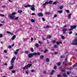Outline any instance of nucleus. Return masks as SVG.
Returning a JSON list of instances; mask_svg holds the SVG:
<instances>
[{
    "label": "nucleus",
    "instance_id": "f257e3e1",
    "mask_svg": "<svg viewBox=\"0 0 77 77\" xmlns=\"http://www.w3.org/2000/svg\"><path fill=\"white\" fill-rule=\"evenodd\" d=\"M16 58L15 57H13L12 60H11V66H10L9 67V69H12V68H14V64H13V63H14V60H15V59Z\"/></svg>",
    "mask_w": 77,
    "mask_h": 77
},
{
    "label": "nucleus",
    "instance_id": "f03ea898",
    "mask_svg": "<svg viewBox=\"0 0 77 77\" xmlns=\"http://www.w3.org/2000/svg\"><path fill=\"white\" fill-rule=\"evenodd\" d=\"M40 54V53L38 52V53H34L33 54H30L28 55V57L31 58V57H33V55H39Z\"/></svg>",
    "mask_w": 77,
    "mask_h": 77
},
{
    "label": "nucleus",
    "instance_id": "7ed1b4c3",
    "mask_svg": "<svg viewBox=\"0 0 77 77\" xmlns=\"http://www.w3.org/2000/svg\"><path fill=\"white\" fill-rule=\"evenodd\" d=\"M17 14V13L15 12L13 13L12 14H11L8 15V17L10 18H11V19H14V18H15V15H16Z\"/></svg>",
    "mask_w": 77,
    "mask_h": 77
},
{
    "label": "nucleus",
    "instance_id": "20e7f679",
    "mask_svg": "<svg viewBox=\"0 0 77 77\" xmlns=\"http://www.w3.org/2000/svg\"><path fill=\"white\" fill-rule=\"evenodd\" d=\"M32 65L31 64H28L25 66V67L23 68L22 69H25L26 68H30V67Z\"/></svg>",
    "mask_w": 77,
    "mask_h": 77
},
{
    "label": "nucleus",
    "instance_id": "39448f33",
    "mask_svg": "<svg viewBox=\"0 0 77 77\" xmlns=\"http://www.w3.org/2000/svg\"><path fill=\"white\" fill-rule=\"evenodd\" d=\"M76 27V26L74 25L73 26H71L70 27L71 29H70L69 30V31H71L72 29H75Z\"/></svg>",
    "mask_w": 77,
    "mask_h": 77
},
{
    "label": "nucleus",
    "instance_id": "423d86ee",
    "mask_svg": "<svg viewBox=\"0 0 77 77\" xmlns=\"http://www.w3.org/2000/svg\"><path fill=\"white\" fill-rule=\"evenodd\" d=\"M67 59H66L65 62H63V65H65V66H67Z\"/></svg>",
    "mask_w": 77,
    "mask_h": 77
},
{
    "label": "nucleus",
    "instance_id": "0eeeda50",
    "mask_svg": "<svg viewBox=\"0 0 77 77\" xmlns=\"http://www.w3.org/2000/svg\"><path fill=\"white\" fill-rule=\"evenodd\" d=\"M77 42V39H75L73 41V42L72 43V44L73 45H76V44Z\"/></svg>",
    "mask_w": 77,
    "mask_h": 77
},
{
    "label": "nucleus",
    "instance_id": "6e6552de",
    "mask_svg": "<svg viewBox=\"0 0 77 77\" xmlns=\"http://www.w3.org/2000/svg\"><path fill=\"white\" fill-rule=\"evenodd\" d=\"M32 7L31 8V10L32 11H35V6L34 5H32L31 6Z\"/></svg>",
    "mask_w": 77,
    "mask_h": 77
},
{
    "label": "nucleus",
    "instance_id": "1a4fd4ad",
    "mask_svg": "<svg viewBox=\"0 0 77 77\" xmlns=\"http://www.w3.org/2000/svg\"><path fill=\"white\" fill-rule=\"evenodd\" d=\"M62 31L63 33L65 34V32L66 31V29L65 28L63 29Z\"/></svg>",
    "mask_w": 77,
    "mask_h": 77
},
{
    "label": "nucleus",
    "instance_id": "9d476101",
    "mask_svg": "<svg viewBox=\"0 0 77 77\" xmlns=\"http://www.w3.org/2000/svg\"><path fill=\"white\" fill-rule=\"evenodd\" d=\"M38 16H39V17L41 16V17H42V16H43V14H42V13H39L38 14Z\"/></svg>",
    "mask_w": 77,
    "mask_h": 77
},
{
    "label": "nucleus",
    "instance_id": "9b49d317",
    "mask_svg": "<svg viewBox=\"0 0 77 77\" xmlns=\"http://www.w3.org/2000/svg\"><path fill=\"white\" fill-rule=\"evenodd\" d=\"M16 38V35H14L11 38V40H14L15 39V38Z\"/></svg>",
    "mask_w": 77,
    "mask_h": 77
},
{
    "label": "nucleus",
    "instance_id": "f8f14e48",
    "mask_svg": "<svg viewBox=\"0 0 77 77\" xmlns=\"http://www.w3.org/2000/svg\"><path fill=\"white\" fill-rule=\"evenodd\" d=\"M48 3H49V2H46L45 3V4H43V6H44L45 5H47L48 4Z\"/></svg>",
    "mask_w": 77,
    "mask_h": 77
},
{
    "label": "nucleus",
    "instance_id": "ddd939ff",
    "mask_svg": "<svg viewBox=\"0 0 77 77\" xmlns=\"http://www.w3.org/2000/svg\"><path fill=\"white\" fill-rule=\"evenodd\" d=\"M71 14H69L68 16V19H71Z\"/></svg>",
    "mask_w": 77,
    "mask_h": 77
},
{
    "label": "nucleus",
    "instance_id": "4468645a",
    "mask_svg": "<svg viewBox=\"0 0 77 77\" xmlns=\"http://www.w3.org/2000/svg\"><path fill=\"white\" fill-rule=\"evenodd\" d=\"M63 5H61L60 6V9H63Z\"/></svg>",
    "mask_w": 77,
    "mask_h": 77
},
{
    "label": "nucleus",
    "instance_id": "2eb2a0df",
    "mask_svg": "<svg viewBox=\"0 0 77 77\" xmlns=\"http://www.w3.org/2000/svg\"><path fill=\"white\" fill-rule=\"evenodd\" d=\"M56 44L57 45H59V44H62V42H56Z\"/></svg>",
    "mask_w": 77,
    "mask_h": 77
},
{
    "label": "nucleus",
    "instance_id": "dca6fc26",
    "mask_svg": "<svg viewBox=\"0 0 77 77\" xmlns=\"http://www.w3.org/2000/svg\"><path fill=\"white\" fill-rule=\"evenodd\" d=\"M7 33H8V34H10L11 35H13V34L11 33V32H6Z\"/></svg>",
    "mask_w": 77,
    "mask_h": 77
},
{
    "label": "nucleus",
    "instance_id": "f3484780",
    "mask_svg": "<svg viewBox=\"0 0 77 77\" xmlns=\"http://www.w3.org/2000/svg\"><path fill=\"white\" fill-rule=\"evenodd\" d=\"M18 12L19 14H20V13H22V12H23V11L22 10H18Z\"/></svg>",
    "mask_w": 77,
    "mask_h": 77
},
{
    "label": "nucleus",
    "instance_id": "a211bd4d",
    "mask_svg": "<svg viewBox=\"0 0 77 77\" xmlns=\"http://www.w3.org/2000/svg\"><path fill=\"white\" fill-rule=\"evenodd\" d=\"M51 36L50 35H48L47 36V38H51Z\"/></svg>",
    "mask_w": 77,
    "mask_h": 77
},
{
    "label": "nucleus",
    "instance_id": "6ab92c4d",
    "mask_svg": "<svg viewBox=\"0 0 77 77\" xmlns=\"http://www.w3.org/2000/svg\"><path fill=\"white\" fill-rule=\"evenodd\" d=\"M52 2H53L52 1H50L49 2V3L50 4V5H51V4H52Z\"/></svg>",
    "mask_w": 77,
    "mask_h": 77
},
{
    "label": "nucleus",
    "instance_id": "aec40b11",
    "mask_svg": "<svg viewBox=\"0 0 77 77\" xmlns=\"http://www.w3.org/2000/svg\"><path fill=\"white\" fill-rule=\"evenodd\" d=\"M77 66V63H75L74 65L73 66V67H75V66Z\"/></svg>",
    "mask_w": 77,
    "mask_h": 77
},
{
    "label": "nucleus",
    "instance_id": "412c9836",
    "mask_svg": "<svg viewBox=\"0 0 77 77\" xmlns=\"http://www.w3.org/2000/svg\"><path fill=\"white\" fill-rule=\"evenodd\" d=\"M63 76L64 77H67V76L66 75V74L65 73H64L63 74Z\"/></svg>",
    "mask_w": 77,
    "mask_h": 77
},
{
    "label": "nucleus",
    "instance_id": "4be33fe9",
    "mask_svg": "<svg viewBox=\"0 0 77 77\" xmlns=\"http://www.w3.org/2000/svg\"><path fill=\"white\" fill-rule=\"evenodd\" d=\"M61 39H65V37H64V36L62 35L61 36Z\"/></svg>",
    "mask_w": 77,
    "mask_h": 77
},
{
    "label": "nucleus",
    "instance_id": "5701e85b",
    "mask_svg": "<svg viewBox=\"0 0 77 77\" xmlns=\"http://www.w3.org/2000/svg\"><path fill=\"white\" fill-rule=\"evenodd\" d=\"M57 65H58V66H60V62H59L58 63Z\"/></svg>",
    "mask_w": 77,
    "mask_h": 77
},
{
    "label": "nucleus",
    "instance_id": "b1692460",
    "mask_svg": "<svg viewBox=\"0 0 77 77\" xmlns=\"http://www.w3.org/2000/svg\"><path fill=\"white\" fill-rule=\"evenodd\" d=\"M54 72V70H52V72L51 73V75H53Z\"/></svg>",
    "mask_w": 77,
    "mask_h": 77
},
{
    "label": "nucleus",
    "instance_id": "393cba45",
    "mask_svg": "<svg viewBox=\"0 0 77 77\" xmlns=\"http://www.w3.org/2000/svg\"><path fill=\"white\" fill-rule=\"evenodd\" d=\"M31 21L32 22V23H34V22H35V20L33 19H31Z\"/></svg>",
    "mask_w": 77,
    "mask_h": 77
},
{
    "label": "nucleus",
    "instance_id": "a878e982",
    "mask_svg": "<svg viewBox=\"0 0 77 77\" xmlns=\"http://www.w3.org/2000/svg\"><path fill=\"white\" fill-rule=\"evenodd\" d=\"M54 48H57V45H54Z\"/></svg>",
    "mask_w": 77,
    "mask_h": 77
},
{
    "label": "nucleus",
    "instance_id": "bb28decb",
    "mask_svg": "<svg viewBox=\"0 0 77 77\" xmlns=\"http://www.w3.org/2000/svg\"><path fill=\"white\" fill-rule=\"evenodd\" d=\"M46 61H47V62H49V58H47L46 59Z\"/></svg>",
    "mask_w": 77,
    "mask_h": 77
},
{
    "label": "nucleus",
    "instance_id": "cd10ccee",
    "mask_svg": "<svg viewBox=\"0 0 77 77\" xmlns=\"http://www.w3.org/2000/svg\"><path fill=\"white\" fill-rule=\"evenodd\" d=\"M47 51H48V50L47 49H46L44 51V53H46V52H47Z\"/></svg>",
    "mask_w": 77,
    "mask_h": 77
},
{
    "label": "nucleus",
    "instance_id": "c85d7f7f",
    "mask_svg": "<svg viewBox=\"0 0 77 77\" xmlns=\"http://www.w3.org/2000/svg\"><path fill=\"white\" fill-rule=\"evenodd\" d=\"M58 12H59V13H60V14H61V13H62V11L60 10L58 11Z\"/></svg>",
    "mask_w": 77,
    "mask_h": 77
},
{
    "label": "nucleus",
    "instance_id": "c756f323",
    "mask_svg": "<svg viewBox=\"0 0 77 77\" xmlns=\"http://www.w3.org/2000/svg\"><path fill=\"white\" fill-rule=\"evenodd\" d=\"M50 14V13H49V12H46L45 13V14L46 15H48V14Z\"/></svg>",
    "mask_w": 77,
    "mask_h": 77
},
{
    "label": "nucleus",
    "instance_id": "7c9ffc66",
    "mask_svg": "<svg viewBox=\"0 0 77 77\" xmlns=\"http://www.w3.org/2000/svg\"><path fill=\"white\" fill-rule=\"evenodd\" d=\"M25 72L27 74V75H28V73H29V72H28V70H27L25 71Z\"/></svg>",
    "mask_w": 77,
    "mask_h": 77
},
{
    "label": "nucleus",
    "instance_id": "2f4dec72",
    "mask_svg": "<svg viewBox=\"0 0 77 77\" xmlns=\"http://www.w3.org/2000/svg\"><path fill=\"white\" fill-rule=\"evenodd\" d=\"M8 48H12V47L11 45H9L8 46Z\"/></svg>",
    "mask_w": 77,
    "mask_h": 77
},
{
    "label": "nucleus",
    "instance_id": "473e14b6",
    "mask_svg": "<svg viewBox=\"0 0 77 77\" xmlns=\"http://www.w3.org/2000/svg\"><path fill=\"white\" fill-rule=\"evenodd\" d=\"M70 73H71V72H67V75H68V74H69Z\"/></svg>",
    "mask_w": 77,
    "mask_h": 77
},
{
    "label": "nucleus",
    "instance_id": "72a5a7b5",
    "mask_svg": "<svg viewBox=\"0 0 77 77\" xmlns=\"http://www.w3.org/2000/svg\"><path fill=\"white\" fill-rule=\"evenodd\" d=\"M31 51L32 52H33V48H31Z\"/></svg>",
    "mask_w": 77,
    "mask_h": 77
},
{
    "label": "nucleus",
    "instance_id": "f704fd0d",
    "mask_svg": "<svg viewBox=\"0 0 77 77\" xmlns=\"http://www.w3.org/2000/svg\"><path fill=\"white\" fill-rule=\"evenodd\" d=\"M66 12H67V13H69V10H66Z\"/></svg>",
    "mask_w": 77,
    "mask_h": 77
},
{
    "label": "nucleus",
    "instance_id": "c9c22d12",
    "mask_svg": "<svg viewBox=\"0 0 77 77\" xmlns=\"http://www.w3.org/2000/svg\"><path fill=\"white\" fill-rule=\"evenodd\" d=\"M18 19V17H17L15 18V20H17Z\"/></svg>",
    "mask_w": 77,
    "mask_h": 77
},
{
    "label": "nucleus",
    "instance_id": "e433bc0d",
    "mask_svg": "<svg viewBox=\"0 0 77 77\" xmlns=\"http://www.w3.org/2000/svg\"><path fill=\"white\" fill-rule=\"evenodd\" d=\"M58 54V52H54V54Z\"/></svg>",
    "mask_w": 77,
    "mask_h": 77
},
{
    "label": "nucleus",
    "instance_id": "4c0bfd02",
    "mask_svg": "<svg viewBox=\"0 0 77 77\" xmlns=\"http://www.w3.org/2000/svg\"><path fill=\"white\" fill-rule=\"evenodd\" d=\"M31 72H35V70L34 69H32L31 70Z\"/></svg>",
    "mask_w": 77,
    "mask_h": 77
},
{
    "label": "nucleus",
    "instance_id": "58836bf2",
    "mask_svg": "<svg viewBox=\"0 0 77 77\" xmlns=\"http://www.w3.org/2000/svg\"><path fill=\"white\" fill-rule=\"evenodd\" d=\"M43 57H44V56H43V55H42L40 57V58L41 59H42V58H43Z\"/></svg>",
    "mask_w": 77,
    "mask_h": 77
},
{
    "label": "nucleus",
    "instance_id": "ea45409f",
    "mask_svg": "<svg viewBox=\"0 0 77 77\" xmlns=\"http://www.w3.org/2000/svg\"><path fill=\"white\" fill-rule=\"evenodd\" d=\"M2 37H3V35L2 34H0V38H2Z\"/></svg>",
    "mask_w": 77,
    "mask_h": 77
},
{
    "label": "nucleus",
    "instance_id": "a19ab883",
    "mask_svg": "<svg viewBox=\"0 0 77 77\" xmlns=\"http://www.w3.org/2000/svg\"><path fill=\"white\" fill-rule=\"evenodd\" d=\"M35 46H36V47H38L39 46V45H38V44H36L35 45Z\"/></svg>",
    "mask_w": 77,
    "mask_h": 77
},
{
    "label": "nucleus",
    "instance_id": "79ce46f5",
    "mask_svg": "<svg viewBox=\"0 0 77 77\" xmlns=\"http://www.w3.org/2000/svg\"><path fill=\"white\" fill-rule=\"evenodd\" d=\"M4 52L5 53H7V51H6V50H5Z\"/></svg>",
    "mask_w": 77,
    "mask_h": 77
},
{
    "label": "nucleus",
    "instance_id": "37998d69",
    "mask_svg": "<svg viewBox=\"0 0 77 77\" xmlns=\"http://www.w3.org/2000/svg\"><path fill=\"white\" fill-rule=\"evenodd\" d=\"M0 15H1V16H2V17H5V15L4 14H0Z\"/></svg>",
    "mask_w": 77,
    "mask_h": 77
},
{
    "label": "nucleus",
    "instance_id": "c03bdc74",
    "mask_svg": "<svg viewBox=\"0 0 77 77\" xmlns=\"http://www.w3.org/2000/svg\"><path fill=\"white\" fill-rule=\"evenodd\" d=\"M12 72H13V73H15V71L12 70Z\"/></svg>",
    "mask_w": 77,
    "mask_h": 77
},
{
    "label": "nucleus",
    "instance_id": "a18cd8bd",
    "mask_svg": "<svg viewBox=\"0 0 77 77\" xmlns=\"http://www.w3.org/2000/svg\"><path fill=\"white\" fill-rule=\"evenodd\" d=\"M56 4H57V2H54L53 3V5H56Z\"/></svg>",
    "mask_w": 77,
    "mask_h": 77
},
{
    "label": "nucleus",
    "instance_id": "49530a36",
    "mask_svg": "<svg viewBox=\"0 0 77 77\" xmlns=\"http://www.w3.org/2000/svg\"><path fill=\"white\" fill-rule=\"evenodd\" d=\"M28 7H30L31 6V5L29 4H28L27 5Z\"/></svg>",
    "mask_w": 77,
    "mask_h": 77
},
{
    "label": "nucleus",
    "instance_id": "de8ad7c7",
    "mask_svg": "<svg viewBox=\"0 0 77 77\" xmlns=\"http://www.w3.org/2000/svg\"><path fill=\"white\" fill-rule=\"evenodd\" d=\"M56 68H57V67H56V66H54V69H56Z\"/></svg>",
    "mask_w": 77,
    "mask_h": 77
},
{
    "label": "nucleus",
    "instance_id": "09e8293b",
    "mask_svg": "<svg viewBox=\"0 0 77 77\" xmlns=\"http://www.w3.org/2000/svg\"><path fill=\"white\" fill-rule=\"evenodd\" d=\"M57 77H61L62 76H61V75H57Z\"/></svg>",
    "mask_w": 77,
    "mask_h": 77
},
{
    "label": "nucleus",
    "instance_id": "8fccbe9b",
    "mask_svg": "<svg viewBox=\"0 0 77 77\" xmlns=\"http://www.w3.org/2000/svg\"><path fill=\"white\" fill-rule=\"evenodd\" d=\"M17 53H18V52L16 51L14 52V54H17Z\"/></svg>",
    "mask_w": 77,
    "mask_h": 77
},
{
    "label": "nucleus",
    "instance_id": "3c124183",
    "mask_svg": "<svg viewBox=\"0 0 77 77\" xmlns=\"http://www.w3.org/2000/svg\"><path fill=\"white\" fill-rule=\"evenodd\" d=\"M72 32H69V35H71V33H72Z\"/></svg>",
    "mask_w": 77,
    "mask_h": 77
},
{
    "label": "nucleus",
    "instance_id": "603ef678",
    "mask_svg": "<svg viewBox=\"0 0 77 77\" xmlns=\"http://www.w3.org/2000/svg\"><path fill=\"white\" fill-rule=\"evenodd\" d=\"M56 42V40H53L52 42L53 43H54L55 42Z\"/></svg>",
    "mask_w": 77,
    "mask_h": 77
},
{
    "label": "nucleus",
    "instance_id": "864d4df0",
    "mask_svg": "<svg viewBox=\"0 0 77 77\" xmlns=\"http://www.w3.org/2000/svg\"><path fill=\"white\" fill-rule=\"evenodd\" d=\"M67 26L66 25H65L64 26H63V28H65V27H66Z\"/></svg>",
    "mask_w": 77,
    "mask_h": 77
},
{
    "label": "nucleus",
    "instance_id": "5fc2aeb1",
    "mask_svg": "<svg viewBox=\"0 0 77 77\" xmlns=\"http://www.w3.org/2000/svg\"><path fill=\"white\" fill-rule=\"evenodd\" d=\"M31 15H35V13H32L31 14Z\"/></svg>",
    "mask_w": 77,
    "mask_h": 77
},
{
    "label": "nucleus",
    "instance_id": "6e6d98bb",
    "mask_svg": "<svg viewBox=\"0 0 77 77\" xmlns=\"http://www.w3.org/2000/svg\"><path fill=\"white\" fill-rule=\"evenodd\" d=\"M1 44H4V42H1Z\"/></svg>",
    "mask_w": 77,
    "mask_h": 77
},
{
    "label": "nucleus",
    "instance_id": "4d7b16f0",
    "mask_svg": "<svg viewBox=\"0 0 77 77\" xmlns=\"http://www.w3.org/2000/svg\"><path fill=\"white\" fill-rule=\"evenodd\" d=\"M39 43L40 44H42V42H41L40 41H38Z\"/></svg>",
    "mask_w": 77,
    "mask_h": 77
},
{
    "label": "nucleus",
    "instance_id": "13d9d810",
    "mask_svg": "<svg viewBox=\"0 0 77 77\" xmlns=\"http://www.w3.org/2000/svg\"><path fill=\"white\" fill-rule=\"evenodd\" d=\"M54 17H57V15L55 14L54 16Z\"/></svg>",
    "mask_w": 77,
    "mask_h": 77
},
{
    "label": "nucleus",
    "instance_id": "bf43d9fd",
    "mask_svg": "<svg viewBox=\"0 0 77 77\" xmlns=\"http://www.w3.org/2000/svg\"><path fill=\"white\" fill-rule=\"evenodd\" d=\"M25 52L26 53V54H27V53H28V52L27 51H25Z\"/></svg>",
    "mask_w": 77,
    "mask_h": 77
},
{
    "label": "nucleus",
    "instance_id": "052dcab7",
    "mask_svg": "<svg viewBox=\"0 0 77 77\" xmlns=\"http://www.w3.org/2000/svg\"><path fill=\"white\" fill-rule=\"evenodd\" d=\"M42 20L43 21H45V19L43 18H42Z\"/></svg>",
    "mask_w": 77,
    "mask_h": 77
},
{
    "label": "nucleus",
    "instance_id": "680f3d73",
    "mask_svg": "<svg viewBox=\"0 0 77 77\" xmlns=\"http://www.w3.org/2000/svg\"><path fill=\"white\" fill-rule=\"evenodd\" d=\"M24 7H25V8H27V7H28L27 5H25L24 6Z\"/></svg>",
    "mask_w": 77,
    "mask_h": 77
},
{
    "label": "nucleus",
    "instance_id": "e2e57ef3",
    "mask_svg": "<svg viewBox=\"0 0 77 77\" xmlns=\"http://www.w3.org/2000/svg\"><path fill=\"white\" fill-rule=\"evenodd\" d=\"M4 65H5V66H7L8 65V64H7V63H5V64H4Z\"/></svg>",
    "mask_w": 77,
    "mask_h": 77
},
{
    "label": "nucleus",
    "instance_id": "0e129e2a",
    "mask_svg": "<svg viewBox=\"0 0 77 77\" xmlns=\"http://www.w3.org/2000/svg\"><path fill=\"white\" fill-rule=\"evenodd\" d=\"M19 49H17L16 50V51L17 52H18V51H19Z\"/></svg>",
    "mask_w": 77,
    "mask_h": 77
},
{
    "label": "nucleus",
    "instance_id": "69168bd1",
    "mask_svg": "<svg viewBox=\"0 0 77 77\" xmlns=\"http://www.w3.org/2000/svg\"><path fill=\"white\" fill-rule=\"evenodd\" d=\"M46 28H47L48 27H49V26H46Z\"/></svg>",
    "mask_w": 77,
    "mask_h": 77
},
{
    "label": "nucleus",
    "instance_id": "338daca9",
    "mask_svg": "<svg viewBox=\"0 0 77 77\" xmlns=\"http://www.w3.org/2000/svg\"><path fill=\"white\" fill-rule=\"evenodd\" d=\"M2 8H5V6H2Z\"/></svg>",
    "mask_w": 77,
    "mask_h": 77
},
{
    "label": "nucleus",
    "instance_id": "774afa93",
    "mask_svg": "<svg viewBox=\"0 0 77 77\" xmlns=\"http://www.w3.org/2000/svg\"><path fill=\"white\" fill-rule=\"evenodd\" d=\"M3 26V25L2 24H0V26Z\"/></svg>",
    "mask_w": 77,
    "mask_h": 77
}]
</instances>
